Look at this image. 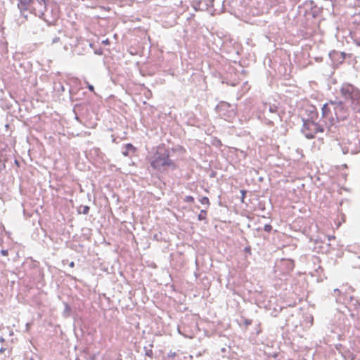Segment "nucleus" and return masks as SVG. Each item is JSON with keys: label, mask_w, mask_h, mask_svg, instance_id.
Returning a JSON list of instances; mask_svg holds the SVG:
<instances>
[{"label": "nucleus", "mask_w": 360, "mask_h": 360, "mask_svg": "<svg viewBox=\"0 0 360 360\" xmlns=\"http://www.w3.org/2000/svg\"><path fill=\"white\" fill-rule=\"evenodd\" d=\"M240 193H241V195H242V196H241V201L244 202V199H245V198L246 196V191L245 190H241Z\"/></svg>", "instance_id": "obj_16"}, {"label": "nucleus", "mask_w": 360, "mask_h": 360, "mask_svg": "<svg viewBox=\"0 0 360 360\" xmlns=\"http://www.w3.org/2000/svg\"><path fill=\"white\" fill-rule=\"evenodd\" d=\"M184 201L186 202H193L194 198L193 196L188 195V196H186V198H184Z\"/></svg>", "instance_id": "obj_12"}, {"label": "nucleus", "mask_w": 360, "mask_h": 360, "mask_svg": "<svg viewBox=\"0 0 360 360\" xmlns=\"http://www.w3.org/2000/svg\"><path fill=\"white\" fill-rule=\"evenodd\" d=\"M264 230L266 232H270L272 230V226L271 224H265Z\"/></svg>", "instance_id": "obj_14"}, {"label": "nucleus", "mask_w": 360, "mask_h": 360, "mask_svg": "<svg viewBox=\"0 0 360 360\" xmlns=\"http://www.w3.org/2000/svg\"><path fill=\"white\" fill-rule=\"evenodd\" d=\"M102 44L104 45H109L110 44V41L108 39H105V40L102 41Z\"/></svg>", "instance_id": "obj_19"}, {"label": "nucleus", "mask_w": 360, "mask_h": 360, "mask_svg": "<svg viewBox=\"0 0 360 360\" xmlns=\"http://www.w3.org/2000/svg\"><path fill=\"white\" fill-rule=\"evenodd\" d=\"M39 1H40L39 2H41H41H43L44 4H45V3H46V0H39Z\"/></svg>", "instance_id": "obj_22"}, {"label": "nucleus", "mask_w": 360, "mask_h": 360, "mask_svg": "<svg viewBox=\"0 0 360 360\" xmlns=\"http://www.w3.org/2000/svg\"><path fill=\"white\" fill-rule=\"evenodd\" d=\"M1 254L3 255V256H8V252L7 250H2L1 251Z\"/></svg>", "instance_id": "obj_18"}, {"label": "nucleus", "mask_w": 360, "mask_h": 360, "mask_svg": "<svg viewBox=\"0 0 360 360\" xmlns=\"http://www.w3.org/2000/svg\"><path fill=\"white\" fill-rule=\"evenodd\" d=\"M340 92L345 99H349L352 101L354 110L357 108V105H360V90L354 85L345 83L342 85Z\"/></svg>", "instance_id": "obj_3"}, {"label": "nucleus", "mask_w": 360, "mask_h": 360, "mask_svg": "<svg viewBox=\"0 0 360 360\" xmlns=\"http://www.w3.org/2000/svg\"><path fill=\"white\" fill-rule=\"evenodd\" d=\"M150 166L153 169L158 172H164L168 169H175L176 165L170 158V153L164 144H160L153 148L147 157Z\"/></svg>", "instance_id": "obj_1"}, {"label": "nucleus", "mask_w": 360, "mask_h": 360, "mask_svg": "<svg viewBox=\"0 0 360 360\" xmlns=\"http://www.w3.org/2000/svg\"><path fill=\"white\" fill-rule=\"evenodd\" d=\"M343 153H344V154H347V153L354 154V153H356V150H354L352 148L347 147L346 149H343Z\"/></svg>", "instance_id": "obj_9"}, {"label": "nucleus", "mask_w": 360, "mask_h": 360, "mask_svg": "<svg viewBox=\"0 0 360 360\" xmlns=\"http://www.w3.org/2000/svg\"><path fill=\"white\" fill-rule=\"evenodd\" d=\"M87 88L91 91V92H94L95 94V91H94V87L93 85L91 84H88L87 85Z\"/></svg>", "instance_id": "obj_17"}, {"label": "nucleus", "mask_w": 360, "mask_h": 360, "mask_svg": "<svg viewBox=\"0 0 360 360\" xmlns=\"http://www.w3.org/2000/svg\"><path fill=\"white\" fill-rule=\"evenodd\" d=\"M335 101H329L323 105L322 108V117L328 121L330 124H333V122L336 120L335 115Z\"/></svg>", "instance_id": "obj_4"}, {"label": "nucleus", "mask_w": 360, "mask_h": 360, "mask_svg": "<svg viewBox=\"0 0 360 360\" xmlns=\"http://www.w3.org/2000/svg\"><path fill=\"white\" fill-rule=\"evenodd\" d=\"M74 266H75L74 262H70V266H71V267H74Z\"/></svg>", "instance_id": "obj_21"}, {"label": "nucleus", "mask_w": 360, "mask_h": 360, "mask_svg": "<svg viewBox=\"0 0 360 360\" xmlns=\"http://www.w3.org/2000/svg\"><path fill=\"white\" fill-rule=\"evenodd\" d=\"M124 148L126 150L122 152V155L126 157L129 156L130 152L135 153L136 150V148L131 143H127Z\"/></svg>", "instance_id": "obj_6"}, {"label": "nucleus", "mask_w": 360, "mask_h": 360, "mask_svg": "<svg viewBox=\"0 0 360 360\" xmlns=\"http://www.w3.org/2000/svg\"><path fill=\"white\" fill-rule=\"evenodd\" d=\"M22 6H27L31 2V0H19Z\"/></svg>", "instance_id": "obj_13"}, {"label": "nucleus", "mask_w": 360, "mask_h": 360, "mask_svg": "<svg viewBox=\"0 0 360 360\" xmlns=\"http://www.w3.org/2000/svg\"><path fill=\"white\" fill-rule=\"evenodd\" d=\"M207 218V212L205 210H201L198 214V219L200 221L205 220Z\"/></svg>", "instance_id": "obj_8"}, {"label": "nucleus", "mask_w": 360, "mask_h": 360, "mask_svg": "<svg viewBox=\"0 0 360 360\" xmlns=\"http://www.w3.org/2000/svg\"><path fill=\"white\" fill-rule=\"evenodd\" d=\"M245 250L249 253H250V248H245Z\"/></svg>", "instance_id": "obj_20"}, {"label": "nucleus", "mask_w": 360, "mask_h": 360, "mask_svg": "<svg viewBox=\"0 0 360 360\" xmlns=\"http://www.w3.org/2000/svg\"><path fill=\"white\" fill-rule=\"evenodd\" d=\"M335 115L337 120H343L347 117L349 112L344 103L341 101H335Z\"/></svg>", "instance_id": "obj_5"}, {"label": "nucleus", "mask_w": 360, "mask_h": 360, "mask_svg": "<svg viewBox=\"0 0 360 360\" xmlns=\"http://www.w3.org/2000/svg\"><path fill=\"white\" fill-rule=\"evenodd\" d=\"M318 113L314 106H311L310 119L304 120L302 131L307 139H313L319 132H323V129L315 122Z\"/></svg>", "instance_id": "obj_2"}, {"label": "nucleus", "mask_w": 360, "mask_h": 360, "mask_svg": "<svg viewBox=\"0 0 360 360\" xmlns=\"http://www.w3.org/2000/svg\"><path fill=\"white\" fill-rule=\"evenodd\" d=\"M200 202L202 204V205H206L207 207L210 205V200L207 197H202L200 200Z\"/></svg>", "instance_id": "obj_10"}, {"label": "nucleus", "mask_w": 360, "mask_h": 360, "mask_svg": "<svg viewBox=\"0 0 360 360\" xmlns=\"http://www.w3.org/2000/svg\"><path fill=\"white\" fill-rule=\"evenodd\" d=\"M356 39L358 41L360 44V27L356 30L354 32Z\"/></svg>", "instance_id": "obj_11"}, {"label": "nucleus", "mask_w": 360, "mask_h": 360, "mask_svg": "<svg viewBox=\"0 0 360 360\" xmlns=\"http://www.w3.org/2000/svg\"><path fill=\"white\" fill-rule=\"evenodd\" d=\"M334 54L338 57L340 56L342 58V60H344L345 58V53L343 52L335 53Z\"/></svg>", "instance_id": "obj_15"}, {"label": "nucleus", "mask_w": 360, "mask_h": 360, "mask_svg": "<svg viewBox=\"0 0 360 360\" xmlns=\"http://www.w3.org/2000/svg\"><path fill=\"white\" fill-rule=\"evenodd\" d=\"M89 211V207L87 205H84V206H81L79 207V212L82 213L84 214H88Z\"/></svg>", "instance_id": "obj_7"}]
</instances>
